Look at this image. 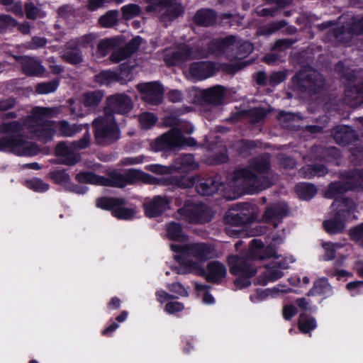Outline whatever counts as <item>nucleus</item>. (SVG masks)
Masks as SVG:
<instances>
[{
    "mask_svg": "<svg viewBox=\"0 0 363 363\" xmlns=\"http://www.w3.org/2000/svg\"><path fill=\"white\" fill-rule=\"evenodd\" d=\"M249 256L254 260L265 259L276 257V252L272 247H264L262 242L259 240L254 239L251 242Z\"/></svg>",
    "mask_w": 363,
    "mask_h": 363,
    "instance_id": "23",
    "label": "nucleus"
},
{
    "mask_svg": "<svg viewBox=\"0 0 363 363\" xmlns=\"http://www.w3.org/2000/svg\"><path fill=\"white\" fill-rule=\"evenodd\" d=\"M121 40L119 38H109L101 40L98 45V51L101 56L106 55L112 49L121 46Z\"/></svg>",
    "mask_w": 363,
    "mask_h": 363,
    "instance_id": "43",
    "label": "nucleus"
},
{
    "mask_svg": "<svg viewBox=\"0 0 363 363\" xmlns=\"http://www.w3.org/2000/svg\"><path fill=\"white\" fill-rule=\"evenodd\" d=\"M167 234L171 240L181 242L187 240V236L184 233L181 225L174 222L169 223L167 226Z\"/></svg>",
    "mask_w": 363,
    "mask_h": 363,
    "instance_id": "39",
    "label": "nucleus"
},
{
    "mask_svg": "<svg viewBox=\"0 0 363 363\" xmlns=\"http://www.w3.org/2000/svg\"><path fill=\"white\" fill-rule=\"evenodd\" d=\"M93 125L96 142L101 145L112 143L119 138V130L113 116L107 111L105 116L96 119Z\"/></svg>",
    "mask_w": 363,
    "mask_h": 363,
    "instance_id": "11",
    "label": "nucleus"
},
{
    "mask_svg": "<svg viewBox=\"0 0 363 363\" xmlns=\"http://www.w3.org/2000/svg\"><path fill=\"white\" fill-rule=\"evenodd\" d=\"M295 42L296 40L288 38L278 40L274 44L272 50L283 51L290 48Z\"/></svg>",
    "mask_w": 363,
    "mask_h": 363,
    "instance_id": "58",
    "label": "nucleus"
},
{
    "mask_svg": "<svg viewBox=\"0 0 363 363\" xmlns=\"http://www.w3.org/2000/svg\"><path fill=\"white\" fill-rule=\"evenodd\" d=\"M118 80V74L110 70L103 71L98 75V81L101 84H108Z\"/></svg>",
    "mask_w": 363,
    "mask_h": 363,
    "instance_id": "51",
    "label": "nucleus"
},
{
    "mask_svg": "<svg viewBox=\"0 0 363 363\" xmlns=\"http://www.w3.org/2000/svg\"><path fill=\"white\" fill-rule=\"evenodd\" d=\"M21 64L23 72L29 76H40L45 72V68L37 60L28 56L15 57Z\"/></svg>",
    "mask_w": 363,
    "mask_h": 363,
    "instance_id": "25",
    "label": "nucleus"
},
{
    "mask_svg": "<svg viewBox=\"0 0 363 363\" xmlns=\"http://www.w3.org/2000/svg\"><path fill=\"white\" fill-rule=\"evenodd\" d=\"M213 218L211 210L203 203L186 202L184 206L177 211V218L189 223L203 224L208 223Z\"/></svg>",
    "mask_w": 363,
    "mask_h": 363,
    "instance_id": "10",
    "label": "nucleus"
},
{
    "mask_svg": "<svg viewBox=\"0 0 363 363\" xmlns=\"http://www.w3.org/2000/svg\"><path fill=\"white\" fill-rule=\"evenodd\" d=\"M103 97L104 94L100 91L88 92L83 96L84 106L91 112L99 105Z\"/></svg>",
    "mask_w": 363,
    "mask_h": 363,
    "instance_id": "37",
    "label": "nucleus"
},
{
    "mask_svg": "<svg viewBox=\"0 0 363 363\" xmlns=\"http://www.w3.org/2000/svg\"><path fill=\"white\" fill-rule=\"evenodd\" d=\"M59 113L57 108L35 107L24 125L33 133L34 137L44 143L51 140L57 130L61 135L66 137H71L82 130V125H71L65 121L55 123L48 120Z\"/></svg>",
    "mask_w": 363,
    "mask_h": 363,
    "instance_id": "2",
    "label": "nucleus"
},
{
    "mask_svg": "<svg viewBox=\"0 0 363 363\" xmlns=\"http://www.w3.org/2000/svg\"><path fill=\"white\" fill-rule=\"evenodd\" d=\"M168 99L172 103H178L182 101V93L177 89L171 90L167 94Z\"/></svg>",
    "mask_w": 363,
    "mask_h": 363,
    "instance_id": "63",
    "label": "nucleus"
},
{
    "mask_svg": "<svg viewBox=\"0 0 363 363\" xmlns=\"http://www.w3.org/2000/svg\"><path fill=\"white\" fill-rule=\"evenodd\" d=\"M1 2L5 6H11L9 10H11L15 14L19 15L21 16H23V13L22 5L19 0H1Z\"/></svg>",
    "mask_w": 363,
    "mask_h": 363,
    "instance_id": "56",
    "label": "nucleus"
},
{
    "mask_svg": "<svg viewBox=\"0 0 363 363\" xmlns=\"http://www.w3.org/2000/svg\"><path fill=\"white\" fill-rule=\"evenodd\" d=\"M182 13L176 0H160V21H173Z\"/></svg>",
    "mask_w": 363,
    "mask_h": 363,
    "instance_id": "22",
    "label": "nucleus"
},
{
    "mask_svg": "<svg viewBox=\"0 0 363 363\" xmlns=\"http://www.w3.org/2000/svg\"><path fill=\"white\" fill-rule=\"evenodd\" d=\"M252 259L249 254L247 257L230 255L228 258V262L230 267L231 274L246 277H252L255 275L257 270L252 264Z\"/></svg>",
    "mask_w": 363,
    "mask_h": 363,
    "instance_id": "17",
    "label": "nucleus"
},
{
    "mask_svg": "<svg viewBox=\"0 0 363 363\" xmlns=\"http://www.w3.org/2000/svg\"><path fill=\"white\" fill-rule=\"evenodd\" d=\"M293 82L301 91L315 94L321 91L325 80L321 74L311 67H304L293 77Z\"/></svg>",
    "mask_w": 363,
    "mask_h": 363,
    "instance_id": "9",
    "label": "nucleus"
},
{
    "mask_svg": "<svg viewBox=\"0 0 363 363\" xmlns=\"http://www.w3.org/2000/svg\"><path fill=\"white\" fill-rule=\"evenodd\" d=\"M286 79V74L283 72H277L271 74L269 77V84L271 85H275L284 81Z\"/></svg>",
    "mask_w": 363,
    "mask_h": 363,
    "instance_id": "62",
    "label": "nucleus"
},
{
    "mask_svg": "<svg viewBox=\"0 0 363 363\" xmlns=\"http://www.w3.org/2000/svg\"><path fill=\"white\" fill-rule=\"evenodd\" d=\"M186 265L189 268V272L203 277L208 282L212 284L221 283L227 274L225 265L218 261L208 262L206 269L199 262H186Z\"/></svg>",
    "mask_w": 363,
    "mask_h": 363,
    "instance_id": "12",
    "label": "nucleus"
},
{
    "mask_svg": "<svg viewBox=\"0 0 363 363\" xmlns=\"http://www.w3.org/2000/svg\"><path fill=\"white\" fill-rule=\"evenodd\" d=\"M121 10L123 16L125 19L133 18L135 16H138L141 12L140 7L138 5L134 4L123 6Z\"/></svg>",
    "mask_w": 363,
    "mask_h": 363,
    "instance_id": "50",
    "label": "nucleus"
},
{
    "mask_svg": "<svg viewBox=\"0 0 363 363\" xmlns=\"http://www.w3.org/2000/svg\"><path fill=\"white\" fill-rule=\"evenodd\" d=\"M231 223L234 225H244L252 222L256 218L255 206L249 203H242L236 213H232Z\"/></svg>",
    "mask_w": 363,
    "mask_h": 363,
    "instance_id": "21",
    "label": "nucleus"
},
{
    "mask_svg": "<svg viewBox=\"0 0 363 363\" xmlns=\"http://www.w3.org/2000/svg\"><path fill=\"white\" fill-rule=\"evenodd\" d=\"M221 184L218 176L199 178L196 184V189L201 196H211L218 190Z\"/></svg>",
    "mask_w": 363,
    "mask_h": 363,
    "instance_id": "19",
    "label": "nucleus"
},
{
    "mask_svg": "<svg viewBox=\"0 0 363 363\" xmlns=\"http://www.w3.org/2000/svg\"><path fill=\"white\" fill-rule=\"evenodd\" d=\"M352 25L351 27H345V26H338L334 28L333 35L335 39L338 42L347 43L352 38Z\"/></svg>",
    "mask_w": 363,
    "mask_h": 363,
    "instance_id": "40",
    "label": "nucleus"
},
{
    "mask_svg": "<svg viewBox=\"0 0 363 363\" xmlns=\"http://www.w3.org/2000/svg\"><path fill=\"white\" fill-rule=\"evenodd\" d=\"M16 21L9 15H0V31L15 26Z\"/></svg>",
    "mask_w": 363,
    "mask_h": 363,
    "instance_id": "59",
    "label": "nucleus"
},
{
    "mask_svg": "<svg viewBox=\"0 0 363 363\" xmlns=\"http://www.w3.org/2000/svg\"><path fill=\"white\" fill-rule=\"evenodd\" d=\"M147 177V175L141 171L129 169L125 173L113 172L109 174L108 178L96 175L92 172H84L77 174L76 179L81 184L123 188L126 185L133 184L140 180L150 182Z\"/></svg>",
    "mask_w": 363,
    "mask_h": 363,
    "instance_id": "5",
    "label": "nucleus"
},
{
    "mask_svg": "<svg viewBox=\"0 0 363 363\" xmlns=\"http://www.w3.org/2000/svg\"><path fill=\"white\" fill-rule=\"evenodd\" d=\"M286 25V22L284 20L278 22H273L268 25L259 27L257 29V33L259 35H270L279 29L285 27Z\"/></svg>",
    "mask_w": 363,
    "mask_h": 363,
    "instance_id": "44",
    "label": "nucleus"
},
{
    "mask_svg": "<svg viewBox=\"0 0 363 363\" xmlns=\"http://www.w3.org/2000/svg\"><path fill=\"white\" fill-rule=\"evenodd\" d=\"M332 206H338L340 209L332 218L325 220L323 225L328 233L335 234L342 232L345 228L346 216L353 211L354 203L349 199H343L340 201H335Z\"/></svg>",
    "mask_w": 363,
    "mask_h": 363,
    "instance_id": "13",
    "label": "nucleus"
},
{
    "mask_svg": "<svg viewBox=\"0 0 363 363\" xmlns=\"http://www.w3.org/2000/svg\"><path fill=\"white\" fill-rule=\"evenodd\" d=\"M332 135L335 142L341 145H346L357 138L355 131L347 125H339L332 130Z\"/></svg>",
    "mask_w": 363,
    "mask_h": 363,
    "instance_id": "24",
    "label": "nucleus"
},
{
    "mask_svg": "<svg viewBox=\"0 0 363 363\" xmlns=\"http://www.w3.org/2000/svg\"><path fill=\"white\" fill-rule=\"evenodd\" d=\"M298 327L301 333H308L315 328L316 322L314 318L302 314L299 316Z\"/></svg>",
    "mask_w": 363,
    "mask_h": 363,
    "instance_id": "42",
    "label": "nucleus"
},
{
    "mask_svg": "<svg viewBox=\"0 0 363 363\" xmlns=\"http://www.w3.org/2000/svg\"><path fill=\"white\" fill-rule=\"evenodd\" d=\"M263 61L268 65H271L281 62L284 60H281L280 55L277 53H269L263 57Z\"/></svg>",
    "mask_w": 363,
    "mask_h": 363,
    "instance_id": "61",
    "label": "nucleus"
},
{
    "mask_svg": "<svg viewBox=\"0 0 363 363\" xmlns=\"http://www.w3.org/2000/svg\"><path fill=\"white\" fill-rule=\"evenodd\" d=\"M330 291V286L326 279L322 278L317 280L311 289L308 293V296L322 295Z\"/></svg>",
    "mask_w": 363,
    "mask_h": 363,
    "instance_id": "45",
    "label": "nucleus"
},
{
    "mask_svg": "<svg viewBox=\"0 0 363 363\" xmlns=\"http://www.w3.org/2000/svg\"><path fill=\"white\" fill-rule=\"evenodd\" d=\"M253 50V45L248 41L236 39L230 35L223 39L213 40L206 49L202 45L190 47L182 45L174 51L165 52L164 60L168 66H174L181 62L194 59L206 58L211 54L225 53L228 57L242 59Z\"/></svg>",
    "mask_w": 363,
    "mask_h": 363,
    "instance_id": "1",
    "label": "nucleus"
},
{
    "mask_svg": "<svg viewBox=\"0 0 363 363\" xmlns=\"http://www.w3.org/2000/svg\"><path fill=\"white\" fill-rule=\"evenodd\" d=\"M345 179L331 183L325 195L327 198H333L342 194L348 190L363 189V169H356L343 174Z\"/></svg>",
    "mask_w": 363,
    "mask_h": 363,
    "instance_id": "8",
    "label": "nucleus"
},
{
    "mask_svg": "<svg viewBox=\"0 0 363 363\" xmlns=\"http://www.w3.org/2000/svg\"><path fill=\"white\" fill-rule=\"evenodd\" d=\"M56 155L59 157L61 163L67 165H73L79 160V156L75 153L72 147L65 143H59L56 147Z\"/></svg>",
    "mask_w": 363,
    "mask_h": 363,
    "instance_id": "29",
    "label": "nucleus"
},
{
    "mask_svg": "<svg viewBox=\"0 0 363 363\" xmlns=\"http://www.w3.org/2000/svg\"><path fill=\"white\" fill-rule=\"evenodd\" d=\"M109 108L115 113L126 114L133 108L131 98L125 94L111 96L108 99Z\"/></svg>",
    "mask_w": 363,
    "mask_h": 363,
    "instance_id": "18",
    "label": "nucleus"
},
{
    "mask_svg": "<svg viewBox=\"0 0 363 363\" xmlns=\"http://www.w3.org/2000/svg\"><path fill=\"white\" fill-rule=\"evenodd\" d=\"M288 214V208L284 203H274L269 206L264 211L263 219L265 222L279 220Z\"/></svg>",
    "mask_w": 363,
    "mask_h": 363,
    "instance_id": "30",
    "label": "nucleus"
},
{
    "mask_svg": "<svg viewBox=\"0 0 363 363\" xmlns=\"http://www.w3.org/2000/svg\"><path fill=\"white\" fill-rule=\"evenodd\" d=\"M197 145L193 138H185L180 129L172 128L160 136V149L180 148L184 145L194 147Z\"/></svg>",
    "mask_w": 363,
    "mask_h": 363,
    "instance_id": "15",
    "label": "nucleus"
},
{
    "mask_svg": "<svg viewBox=\"0 0 363 363\" xmlns=\"http://www.w3.org/2000/svg\"><path fill=\"white\" fill-rule=\"evenodd\" d=\"M173 251L179 252L180 255L175 256L184 269L182 273H189L186 262H199L202 264L205 261L213 257L215 254L214 247L205 242H194L185 245H172Z\"/></svg>",
    "mask_w": 363,
    "mask_h": 363,
    "instance_id": "6",
    "label": "nucleus"
},
{
    "mask_svg": "<svg viewBox=\"0 0 363 363\" xmlns=\"http://www.w3.org/2000/svg\"><path fill=\"white\" fill-rule=\"evenodd\" d=\"M277 157L279 165L283 168L293 169L296 165L294 160L284 154H279Z\"/></svg>",
    "mask_w": 363,
    "mask_h": 363,
    "instance_id": "54",
    "label": "nucleus"
},
{
    "mask_svg": "<svg viewBox=\"0 0 363 363\" xmlns=\"http://www.w3.org/2000/svg\"><path fill=\"white\" fill-rule=\"evenodd\" d=\"M123 1V0H89L88 4V9L91 11H94L101 8L102 6H105L107 4L111 2H116L117 4H121Z\"/></svg>",
    "mask_w": 363,
    "mask_h": 363,
    "instance_id": "57",
    "label": "nucleus"
},
{
    "mask_svg": "<svg viewBox=\"0 0 363 363\" xmlns=\"http://www.w3.org/2000/svg\"><path fill=\"white\" fill-rule=\"evenodd\" d=\"M143 39L137 36L125 47L114 51L110 57L113 62H119L130 56L141 45Z\"/></svg>",
    "mask_w": 363,
    "mask_h": 363,
    "instance_id": "26",
    "label": "nucleus"
},
{
    "mask_svg": "<svg viewBox=\"0 0 363 363\" xmlns=\"http://www.w3.org/2000/svg\"><path fill=\"white\" fill-rule=\"evenodd\" d=\"M96 36L94 34H88L82 37L79 40H72L67 43L65 49L62 54V57L69 63L78 64L82 61V57L79 52V47H85L88 44L92 43Z\"/></svg>",
    "mask_w": 363,
    "mask_h": 363,
    "instance_id": "16",
    "label": "nucleus"
},
{
    "mask_svg": "<svg viewBox=\"0 0 363 363\" xmlns=\"http://www.w3.org/2000/svg\"><path fill=\"white\" fill-rule=\"evenodd\" d=\"M201 96L203 100L210 104L218 106L223 103L225 88L220 85L202 90Z\"/></svg>",
    "mask_w": 363,
    "mask_h": 363,
    "instance_id": "27",
    "label": "nucleus"
},
{
    "mask_svg": "<svg viewBox=\"0 0 363 363\" xmlns=\"http://www.w3.org/2000/svg\"><path fill=\"white\" fill-rule=\"evenodd\" d=\"M216 21V14L210 9L198 11L194 16V22L201 26H209Z\"/></svg>",
    "mask_w": 363,
    "mask_h": 363,
    "instance_id": "35",
    "label": "nucleus"
},
{
    "mask_svg": "<svg viewBox=\"0 0 363 363\" xmlns=\"http://www.w3.org/2000/svg\"><path fill=\"white\" fill-rule=\"evenodd\" d=\"M299 173L303 177L311 179L315 176H325L328 173V169L323 164L306 165L300 169Z\"/></svg>",
    "mask_w": 363,
    "mask_h": 363,
    "instance_id": "34",
    "label": "nucleus"
},
{
    "mask_svg": "<svg viewBox=\"0 0 363 363\" xmlns=\"http://www.w3.org/2000/svg\"><path fill=\"white\" fill-rule=\"evenodd\" d=\"M139 121L143 128L147 129L156 123L157 118L152 113H144L140 116Z\"/></svg>",
    "mask_w": 363,
    "mask_h": 363,
    "instance_id": "52",
    "label": "nucleus"
},
{
    "mask_svg": "<svg viewBox=\"0 0 363 363\" xmlns=\"http://www.w3.org/2000/svg\"><path fill=\"white\" fill-rule=\"evenodd\" d=\"M141 99L149 104L156 105L159 101V84L156 82L141 83L137 85Z\"/></svg>",
    "mask_w": 363,
    "mask_h": 363,
    "instance_id": "20",
    "label": "nucleus"
},
{
    "mask_svg": "<svg viewBox=\"0 0 363 363\" xmlns=\"http://www.w3.org/2000/svg\"><path fill=\"white\" fill-rule=\"evenodd\" d=\"M245 116L250 123L255 124L262 122L267 115V111L263 108H253L238 114Z\"/></svg>",
    "mask_w": 363,
    "mask_h": 363,
    "instance_id": "36",
    "label": "nucleus"
},
{
    "mask_svg": "<svg viewBox=\"0 0 363 363\" xmlns=\"http://www.w3.org/2000/svg\"><path fill=\"white\" fill-rule=\"evenodd\" d=\"M183 309V304L177 301L169 302L167 303L165 306V311L169 313H174L177 312H179L182 311Z\"/></svg>",
    "mask_w": 363,
    "mask_h": 363,
    "instance_id": "60",
    "label": "nucleus"
},
{
    "mask_svg": "<svg viewBox=\"0 0 363 363\" xmlns=\"http://www.w3.org/2000/svg\"><path fill=\"white\" fill-rule=\"evenodd\" d=\"M189 72L194 78L203 79L213 75L215 67L211 62H194L190 66Z\"/></svg>",
    "mask_w": 363,
    "mask_h": 363,
    "instance_id": "28",
    "label": "nucleus"
},
{
    "mask_svg": "<svg viewBox=\"0 0 363 363\" xmlns=\"http://www.w3.org/2000/svg\"><path fill=\"white\" fill-rule=\"evenodd\" d=\"M26 12L27 17L31 19L45 16V13L39 8L35 6L33 4H28L26 5Z\"/></svg>",
    "mask_w": 363,
    "mask_h": 363,
    "instance_id": "55",
    "label": "nucleus"
},
{
    "mask_svg": "<svg viewBox=\"0 0 363 363\" xmlns=\"http://www.w3.org/2000/svg\"><path fill=\"white\" fill-rule=\"evenodd\" d=\"M58 82L55 80L43 82L37 84L35 86V91L39 94H48L54 92L58 87Z\"/></svg>",
    "mask_w": 363,
    "mask_h": 363,
    "instance_id": "48",
    "label": "nucleus"
},
{
    "mask_svg": "<svg viewBox=\"0 0 363 363\" xmlns=\"http://www.w3.org/2000/svg\"><path fill=\"white\" fill-rule=\"evenodd\" d=\"M26 186L36 192H45L49 189V184L44 182L42 179L34 178L26 182Z\"/></svg>",
    "mask_w": 363,
    "mask_h": 363,
    "instance_id": "46",
    "label": "nucleus"
},
{
    "mask_svg": "<svg viewBox=\"0 0 363 363\" xmlns=\"http://www.w3.org/2000/svg\"><path fill=\"white\" fill-rule=\"evenodd\" d=\"M272 172L271 156L264 153L250 160L247 167L235 170L233 179L239 189L253 194L272 185Z\"/></svg>",
    "mask_w": 363,
    "mask_h": 363,
    "instance_id": "3",
    "label": "nucleus"
},
{
    "mask_svg": "<svg viewBox=\"0 0 363 363\" xmlns=\"http://www.w3.org/2000/svg\"><path fill=\"white\" fill-rule=\"evenodd\" d=\"M196 178L194 177H182L181 178H174L171 176H163L160 177V184H177L182 188H189L194 185Z\"/></svg>",
    "mask_w": 363,
    "mask_h": 363,
    "instance_id": "33",
    "label": "nucleus"
},
{
    "mask_svg": "<svg viewBox=\"0 0 363 363\" xmlns=\"http://www.w3.org/2000/svg\"><path fill=\"white\" fill-rule=\"evenodd\" d=\"M297 310L292 305L286 306L283 308V316L286 320H289L296 313Z\"/></svg>",
    "mask_w": 363,
    "mask_h": 363,
    "instance_id": "64",
    "label": "nucleus"
},
{
    "mask_svg": "<svg viewBox=\"0 0 363 363\" xmlns=\"http://www.w3.org/2000/svg\"><path fill=\"white\" fill-rule=\"evenodd\" d=\"M22 129V125L18 121L1 124L0 132L7 135L0 137V150L19 156L36 155L38 152L36 145L19 138L18 134Z\"/></svg>",
    "mask_w": 363,
    "mask_h": 363,
    "instance_id": "4",
    "label": "nucleus"
},
{
    "mask_svg": "<svg viewBox=\"0 0 363 363\" xmlns=\"http://www.w3.org/2000/svg\"><path fill=\"white\" fill-rule=\"evenodd\" d=\"M144 209L147 217L155 218L159 214V197L146 199L144 202Z\"/></svg>",
    "mask_w": 363,
    "mask_h": 363,
    "instance_id": "41",
    "label": "nucleus"
},
{
    "mask_svg": "<svg viewBox=\"0 0 363 363\" xmlns=\"http://www.w3.org/2000/svg\"><path fill=\"white\" fill-rule=\"evenodd\" d=\"M283 274V272L277 268V264L272 263L267 267L262 274L259 277L257 282L264 286L269 281H274L281 278Z\"/></svg>",
    "mask_w": 363,
    "mask_h": 363,
    "instance_id": "31",
    "label": "nucleus"
},
{
    "mask_svg": "<svg viewBox=\"0 0 363 363\" xmlns=\"http://www.w3.org/2000/svg\"><path fill=\"white\" fill-rule=\"evenodd\" d=\"M51 177L55 182L60 184H67L69 182L70 177L64 170H57L51 172Z\"/></svg>",
    "mask_w": 363,
    "mask_h": 363,
    "instance_id": "53",
    "label": "nucleus"
},
{
    "mask_svg": "<svg viewBox=\"0 0 363 363\" xmlns=\"http://www.w3.org/2000/svg\"><path fill=\"white\" fill-rule=\"evenodd\" d=\"M70 106L71 114L74 117H82L90 113L89 110L84 107V101H71Z\"/></svg>",
    "mask_w": 363,
    "mask_h": 363,
    "instance_id": "49",
    "label": "nucleus"
},
{
    "mask_svg": "<svg viewBox=\"0 0 363 363\" xmlns=\"http://www.w3.org/2000/svg\"><path fill=\"white\" fill-rule=\"evenodd\" d=\"M118 13L117 11H108L105 15L100 17V24L105 28L113 26L117 22Z\"/></svg>",
    "mask_w": 363,
    "mask_h": 363,
    "instance_id": "47",
    "label": "nucleus"
},
{
    "mask_svg": "<svg viewBox=\"0 0 363 363\" xmlns=\"http://www.w3.org/2000/svg\"><path fill=\"white\" fill-rule=\"evenodd\" d=\"M123 205L124 201L121 199L104 197L96 201L98 208L111 211L112 215L118 219L130 220L134 218L137 214L135 208H125Z\"/></svg>",
    "mask_w": 363,
    "mask_h": 363,
    "instance_id": "14",
    "label": "nucleus"
},
{
    "mask_svg": "<svg viewBox=\"0 0 363 363\" xmlns=\"http://www.w3.org/2000/svg\"><path fill=\"white\" fill-rule=\"evenodd\" d=\"M296 192L301 199L309 200L316 194V187L311 184L301 183L295 187Z\"/></svg>",
    "mask_w": 363,
    "mask_h": 363,
    "instance_id": "38",
    "label": "nucleus"
},
{
    "mask_svg": "<svg viewBox=\"0 0 363 363\" xmlns=\"http://www.w3.org/2000/svg\"><path fill=\"white\" fill-rule=\"evenodd\" d=\"M199 167L198 163L195 161L193 155L186 154L177 159L174 169L182 171H192Z\"/></svg>",
    "mask_w": 363,
    "mask_h": 363,
    "instance_id": "32",
    "label": "nucleus"
},
{
    "mask_svg": "<svg viewBox=\"0 0 363 363\" xmlns=\"http://www.w3.org/2000/svg\"><path fill=\"white\" fill-rule=\"evenodd\" d=\"M335 71L345 79V101L355 107L363 103V69L353 70L345 67L342 62L335 65Z\"/></svg>",
    "mask_w": 363,
    "mask_h": 363,
    "instance_id": "7",
    "label": "nucleus"
}]
</instances>
